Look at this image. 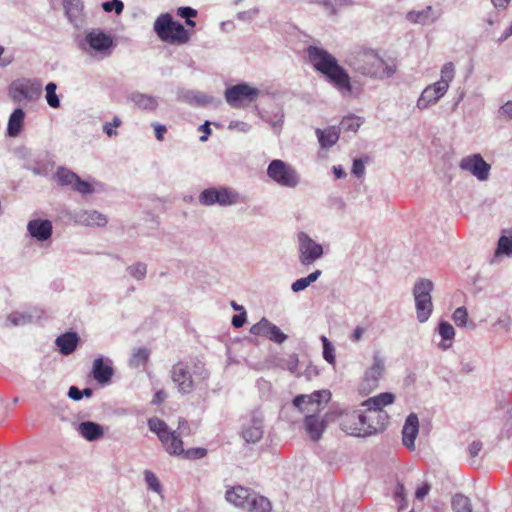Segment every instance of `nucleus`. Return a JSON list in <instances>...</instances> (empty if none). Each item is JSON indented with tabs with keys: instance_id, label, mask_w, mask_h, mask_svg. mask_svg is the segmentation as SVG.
<instances>
[{
	"instance_id": "obj_1",
	"label": "nucleus",
	"mask_w": 512,
	"mask_h": 512,
	"mask_svg": "<svg viewBox=\"0 0 512 512\" xmlns=\"http://www.w3.org/2000/svg\"><path fill=\"white\" fill-rule=\"evenodd\" d=\"M307 52L314 68L322 73L342 95H350L352 93L350 76L338 64L333 55L317 46H309Z\"/></svg>"
},
{
	"instance_id": "obj_2",
	"label": "nucleus",
	"mask_w": 512,
	"mask_h": 512,
	"mask_svg": "<svg viewBox=\"0 0 512 512\" xmlns=\"http://www.w3.org/2000/svg\"><path fill=\"white\" fill-rule=\"evenodd\" d=\"M209 376V371L200 360L178 361L170 369V378L181 395H188L197 386L206 384Z\"/></svg>"
},
{
	"instance_id": "obj_3",
	"label": "nucleus",
	"mask_w": 512,
	"mask_h": 512,
	"mask_svg": "<svg viewBox=\"0 0 512 512\" xmlns=\"http://www.w3.org/2000/svg\"><path fill=\"white\" fill-rule=\"evenodd\" d=\"M357 72L371 78H389L395 73V67L383 60L374 50H363L349 61Z\"/></svg>"
},
{
	"instance_id": "obj_4",
	"label": "nucleus",
	"mask_w": 512,
	"mask_h": 512,
	"mask_svg": "<svg viewBox=\"0 0 512 512\" xmlns=\"http://www.w3.org/2000/svg\"><path fill=\"white\" fill-rule=\"evenodd\" d=\"M383 426V422L380 428L372 425L369 418L358 410L344 412L340 416L341 429L351 436L369 437L377 434Z\"/></svg>"
},
{
	"instance_id": "obj_5",
	"label": "nucleus",
	"mask_w": 512,
	"mask_h": 512,
	"mask_svg": "<svg viewBox=\"0 0 512 512\" xmlns=\"http://www.w3.org/2000/svg\"><path fill=\"white\" fill-rule=\"evenodd\" d=\"M434 284L426 278L418 279L412 289L415 301L416 317L420 323H425L433 312V303L431 293Z\"/></svg>"
},
{
	"instance_id": "obj_6",
	"label": "nucleus",
	"mask_w": 512,
	"mask_h": 512,
	"mask_svg": "<svg viewBox=\"0 0 512 512\" xmlns=\"http://www.w3.org/2000/svg\"><path fill=\"white\" fill-rule=\"evenodd\" d=\"M114 46L113 37L102 30L89 31L79 42V48L83 52L101 58L110 56Z\"/></svg>"
},
{
	"instance_id": "obj_7",
	"label": "nucleus",
	"mask_w": 512,
	"mask_h": 512,
	"mask_svg": "<svg viewBox=\"0 0 512 512\" xmlns=\"http://www.w3.org/2000/svg\"><path fill=\"white\" fill-rule=\"evenodd\" d=\"M148 427L158 436L167 453L175 456L184 453L180 435L176 431H172L163 420L157 417L150 418L148 420Z\"/></svg>"
},
{
	"instance_id": "obj_8",
	"label": "nucleus",
	"mask_w": 512,
	"mask_h": 512,
	"mask_svg": "<svg viewBox=\"0 0 512 512\" xmlns=\"http://www.w3.org/2000/svg\"><path fill=\"white\" fill-rule=\"evenodd\" d=\"M267 175L278 185L295 188L300 183L296 169L280 159L272 160L267 167Z\"/></svg>"
},
{
	"instance_id": "obj_9",
	"label": "nucleus",
	"mask_w": 512,
	"mask_h": 512,
	"mask_svg": "<svg viewBox=\"0 0 512 512\" xmlns=\"http://www.w3.org/2000/svg\"><path fill=\"white\" fill-rule=\"evenodd\" d=\"M240 201L239 193L229 187H211L204 189L199 195V202L204 206H231Z\"/></svg>"
},
{
	"instance_id": "obj_10",
	"label": "nucleus",
	"mask_w": 512,
	"mask_h": 512,
	"mask_svg": "<svg viewBox=\"0 0 512 512\" xmlns=\"http://www.w3.org/2000/svg\"><path fill=\"white\" fill-rule=\"evenodd\" d=\"M8 93L14 102L34 101L41 96L42 85L35 79H17L10 84Z\"/></svg>"
},
{
	"instance_id": "obj_11",
	"label": "nucleus",
	"mask_w": 512,
	"mask_h": 512,
	"mask_svg": "<svg viewBox=\"0 0 512 512\" xmlns=\"http://www.w3.org/2000/svg\"><path fill=\"white\" fill-rule=\"evenodd\" d=\"M297 240L298 259L301 265H311L323 256L322 245L315 242L307 233L299 232Z\"/></svg>"
},
{
	"instance_id": "obj_12",
	"label": "nucleus",
	"mask_w": 512,
	"mask_h": 512,
	"mask_svg": "<svg viewBox=\"0 0 512 512\" xmlns=\"http://www.w3.org/2000/svg\"><path fill=\"white\" fill-rule=\"evenodd\" d=\"M259 94L260 91L257 88L251 87L247 83H241L227 88L225 99L230 106L240 108L254 102Z\"/></svg>"
},
{
	"instance_id": "obj_13",
	"label": "nucleus",
	"mask_w": 512,
	"mask_h": 512,
	"mask_svg": "<svg viewBox=\"0 0 512 512\" xmlns=\"http://www.w3.org/2000/svg\"><path fill=\"white\" fill-rule=\"evenodd\" d=\"M459 168L470 172L479 181H486L490 175L491 165L477 153L463 157L459 162Z\"/></svg>"
},
{
	"instance_id": "obj_14",
	"label": "nucleus",
	"mask_w": 512,
	"mask_h": 512,
	"mask_svg": "<svg viewBox=\"0 0 512 512\" xmlns=\"http://www.w3.org/2000/svg\"><path fill=\"white\" fill-rule=\"evenodd\" d=\"M250 333L255 336L268 338L270 341L282 344L287 340V335L283 333L278 326L263 317L257 323L251 326Z\"/></svg>"
},
{
	"instance_id": "obj_15",
	"label": "nucleus",
	"mask_w": 512,
	"mask_h": 512,
	"mask_svg": "<svg viewBox=\"0 0 512 512\" xmlns=\"http://www.w3.org/2000/svg\"><path fill=\"white\" fill-rule=\"evenodd\" d=\"M263 434V414L259 410H254L243 425L242 437L247 443L254 444L262 439Z\"/></svg>"
},
{
	"instance_id": "obj_16",
	"label": "nucleus",
	"mask_w": 512,
	"mask_h": 512,
	"mask_svg": "<svg viewBox=\"0 0 512 512\" xmlns=\"http://www.w3.org/2000/svg\"><path fill=\"white\" fill-rule=\"evenodd\" d=\"M446 93L447 90L436 82L430 84L420 94L416 107L419 110L428 109L430 106L435 105Z\"/></svg>"
},
{
	"instance_id": "obj_17",
	"label": "nucleus",
	"mask_w": 512,
	"mask_h": 512,
	"mask_svg": "<svg viewBox=\"0 0 512 512\" xmlns=\"http://www.w3.org/2000/svg\"><path fill=\"white\" fill-rule=\"evenodd\" d=\"M442 15L441 9L426 6L422 10H412L406 14V19L413 24L430 25L435 23Z\"/></svg>"
},
{
	"instance_id": "obj_18",
	"label": "nucleus",
	"mask_w": 512,
	"mask_h": 512,
	"mask_svg": "<svg viewBox=\"0 0 512 512\" xmlns=\"http://www.w3.org/2000/svg\"><path fill=\"white\" fill-rule=\"evenodd\" d=\"M419 432V419L415 413L407 416L402 428V443L410 451L415 450V439Z\"/></svg>"
},
{
	"instance_id": "obj_19",
	"label": "nucleus",
	"mask_w": 512,
	"mask_h": 512,
	"mask_svg": "<svg viewBox=\"0 0 512 512\" xmlns=\"http://www.w3.org/2000/svg\"><path fill=\"white\" fill-rule=\"evenodd\" d=\"M27 231L32 238L44 242L51 238L53 225L48 219H32L27 224Z\"/></svg>"
},
{
	"instance_id": "obj_20",
	"label": "nucleus",
	"mask_w": 512,
	"mask_h": 512,
	"mask_svg": "<svg viewBox=\"0 0 512 512\" xmlns=\"http://www.w3.org/2000/svg\"><path fill=\"white\" fill-rule=\"evenodd\" d=\"M394 400V394L390 392H384L365 400L363 402V406H365L369 411L377 412L379 421H384L388 418V415L384 411H382V408L392 404Z\"/></svg>"
},
{
	"instance_id": "obj_21",
	"label": "nucleus",
	"mask_w": 512,
	"mask_h": 512,
	"mask_svg": "<svg viewBox=\"0 0 512 512\" xmlns=\"http://www.w3.org/2000/svg\"><path fill=\"white\" fill-rule=\"evenodd\" d=\"M65 15L76 28L84 24V4L82 0H63Z\"/></svg>"
},
{
	"instance_id": "obj_22",
	"label": "nucleus",
	"mask_w": 512,
	"mask_h": 512,
	"mask_svg": "<svg viewBox=\"0 0 512 512\" xmlns=\"http://www.w3.org/2000/svg\"><path fill=\"white\" fill-rule=\"evenodd\" d=\"M112 362L110 359L99 357L94 360L92 374L94 379L100 384L110 382L113 376Z\"/></svg>"
},
{
	"instance_id": "obj_23",
	"label": "nucleus",
	"mask_w": 512,
	"mask_h": 512,
	"mask_svg": "<svg viewBox=\"0 0 512 512\" xmlns=\"http://www.w3.org/2000/svg\"><path fill=\"white\" fill-rule=\"evenodd\" d=\"M331 398V393L328 390H318L314 391L310 395L300 394L297 395L293 400V405L297 407L299 410H303V404L307 405H317L318 406L322 402H328Z\"/></svg>"
},
{
	"instance_id": "obj_24",
	"label": "nucleus",
	"mask_w": 512,
	"mask_h": 512,
	"mask_svg": "<svg viewBox=\"0 0 512 512\" xmlns=\"http://www.w3.org/2000/svg\"><path fill=\"white\" fill-rule=\"evenodd\" d=\"M136 108L146 111L155 112L159 106L158 99L150 94L134 91L127 97Z\"/></svg>"
},
{
	"instance_id": "obj_25",
	"label": "nucleus",
	"mask_w": 512,
	"mask_h": 512,
	"mask_svg": "<svg viewBox=\"0 0 512 512\" xmlns=\"http://www.w3.org/2000/svg\"><path fill=\"white\" fill-rule=\"evenodd\" d=\"M75 222L90 227H103L107 224L104 214L96 210H81L74 215Z\"/></svg>"
},
{
	"instance_id": "obj_26",
	"label": "nucleus",
	"mask_w": 512,
	"mask_h": 512,
	"mask_svg": "<svg viewBox=\"0 0 512 512\" xmlns=\"http://www.w3.org/2000/svg\"><path fill=\"white\" fill-rule=\"evenodd\" d=\"M252 492L243 486H236L226 491L225 498L229 503L245 510Z\"/></svg>"
},
{
	"instance_id": "obj_27",
	"label": "nucleus",
	"mask_w": 512,
	"mask_h": 512,
	"mask_svg": "<svg viewBox=\"0 0 512 512\" xmlns=\"http://www.w3.org/2000/svg\"><path fill=\"white\" fill-rule=\"evenodd\" d=\"M384 371V361L375 356L373 358L372 366L365 372L363 384L365 388L370 390L376 388L378 386V381L381 378Z\"/></svg>"
},
{
	"instance_id": "obj_28",
	"label": "nucleus",
	"mask_w": 512,
	"mask_h": 512,
	"mask_svg": "<svg viewBox=\"0 0 512 512\" xmlns=\"http://www.w3.org/2000/svg\"><path fill=\"white\" fill-rule=\"evenodd\" d=\"M77 432L87 441H97L104 435L102 425L93 421H84L78 424Z\"/></svg>"
},
{
	"instance_id": "obj_29",
	"label": "nucleus",
	"mask_w": 512,
	"mask_h": 512,
	"mask_svg": "<svg viewBox=\"0 0 512 512\" xmlns=\"http://www.w3.org/2000/svg\"><path fill=\"white\" fill-rule=\"evenodd\" d=\"M174 20L171 14L164 13L157 17L154 22V31L162 41H168L172 32Z\"/></svg>"
},
{
	"instance_id": "obj_30",
	"label": "nucleus",
	"mask_w": 512,
	"mask_h": 512,
	"mask_svg": "<svg viewBox=\"0 0 512 512\" xmlns=\"http://www.w3.org/2000/svg\"><path fill=\"white\" fill-rule=\"evenodd\" d=\"M78 341L79 337L76 333L67 332L58 336L55 344L59 348L61 354L69 355L75 351Z\"/></svg>"
},
{
	"instance_id": "obj_31",
	"label": "nucleus",
	"mask_w": 512,
	"mask_h": 512,
	"mask_svg": "<svg viewBox=\"0 0 512 512\" xmlns=\"http://www.w3.org/2000/svg\"><path fill=\"white\" fill-rule=\"evenodd\" d=\"M25 112L22 108H16L9 116L7 124V135L17 137L24 126Z\"/></svg>"
},
{
	"instance_id": "obj_32",
	"label": "nucleus",
	"mask_w": 512,
	"mask_h": 512,
	"mask_svg": "<svg viewBox=\"0 0 512 512\" xmlns=\"http://www.w3.org/2000/svg\"><path fill=\"white\" fill-rule=\"evenodd\" d=\"M304 425L307 433L313 441L319 440L325 430L324 421L320 420L316 415L306 416Z\"/></svg>"
},
{
	"instance_id": "obj_33",
	"label": "nucleus",
	"mask_w": 512,
	"mask_h": 512,
	"mask_svg": "<svg viewBox=\"0 0 512 512\" xmlns=\"http://www.w3.org/2000/svg\"><path fill=\"white\" fill-rule=\"evenodd\" d=\"M316 135L322 148L332 147L339 139V130L335 126L326 129H316Z\"/></svg>"
},
{
	"instance_id": "obj_34",
	"label": "nucleus",
	"mask_w": 512,
	"mask_h": 512,
	"mask_svg": "<svg viewBox=\"0 0 512 512\" xmlns=\"http://www.w3.org/2000/svg\"><path fill=\"white\" fill-rule=\"evenodd\" d=\"M271 508H272L271 503L266 497L261 496L253 491L252 495L250 496V499L248 501L245 511H247V512H270Z\"/></svg>"
},
{
	"instance_id": "obj_35",
	"label": "nucleus",
	"mask_w": 512,
	"mask_h": 512,
	"mask_svg": "<svg viewBox=\"0 0 512 512\" xmlns=\"http://www.w3.org/2000/svg\"><path fill=\"white\" fill-rule=\"evenodd\" d=\"M438 332L442 338V341L439 343V348L442 350H447L452 346V340L455 336L454 327L447 321H441L438 325Z\"/></svg>"
},
{
	"instance_id": "obj_36",
	"label": "nucleus",
	"mask_w": 512,
	"mask_h": 512,
	"mask_svg": "<svg viewBox=\"0 0 512 512\" xmlns=\"http://www.w3.org/2000/svg\"><path fill=\"white\" fill-rule=\"evenodd\" d=\"M310 3L322 4L330 15H335L341 8L359 4V0H308Z\"/></svg>"
},
{
	"instance_id": "obj_37",
	"label": "nucleus",
	"mask_w": 512,
	"mask_h": 512,
	"mask_svg": "<svg viewBox=\"0 0 512 512\" xmlns=\"http://www.w3.org/2000/svg\"><path fill=\"white\" fill-rule=\"evenodd\" d=\"M455 77V65L452 62H446L440 71V79L436 82L448 91L450 83Z\"/></svg>"
},
{
	"instance_id": "obj_38",
	"label": "nucleus",
	"mask_w": 512,
	"mask_h": 512,
	"mask_svg": "<svg viewBox=\"0 0 512 512\" xmlns=\"http://www.w3.org/2000/svg\"><path fill=\"white\" fill-rule=\"evenodd\" d=\"M261 117L271 126L276 134L280 133L284 123V113L281 110H277L275 113L263 114Z\"/></svg>"
},
{
	"instance_id": "obj_39",
	"label": "nucleus",
	"mask_w": 512,
	"mask_h": 512,
	"mask_svg": "<svg viewBox=\"0 0 512 512\" xmlns=\"http://www.w3.org/2000/svg\"><path fill=\"white\" fill-rule=\"evenodd\" d=\"M189 41L188 31L184 28V26L177 21H174L172 26V32L169 35V40L167 42H178V43H186Z\"/></svg>"
},
{
	"instance_id": "obj_40",
	"label": "nucleus",
	"mask_w": 512,
	"mask_h": 512,
	"mask_svg": "<svg viewBox=\"0 0 512 512\" xmlns=\"http://www.w3.org/2000/svg\"><path fill=\"white\" fill-rule=\"evenodd\" d=\"M183 99L193 105L204 106L212 102V97L196 91H187L183 94Z\"/></svg>"
},
{
	"instance_id": "obj_41",
	"label": "nucleus",
	"mask_w": 512,
	"mask_h": 512,
	"mask_svg": "<svg viewBox=\"0 0 512 512\" xmlns=\"http://www.w3.org/2000/svg\"><path fill=\"white\" fill-rule=\"evenodd\" d=\"M150 351L147 348L141 347L138 349H135L132 353V356L130 358V366L138 368L144 364L149 359Z\"/></svg>"
},
{
	"instance_id": "obj_42",
	"label": "nucleus",
	"mask_w": 512,
	"mask_h": 512,
	"mask_svg": "<svg viewBox=\"0 0 512 512\" xmlns=\"http://www.w3.org/2000/svg\"><path fill=\"white\" fill-rule=\"evenodd\" d=\"M452 507L455 512H472L471 501L463 494H456L452 498Z\"/></svg>"
},
{
	"instance_id": "obj_43",
	"label": "nucleus",
	"mask_w": 512,
	"mask_h": 512,
	"mask_svg": "<svg viewBox=\"0 0 512 512\" xmlns=\"http://www.w3.org/2000/svg\"><path fill=\"white\" fill-rule=\"evenodd\" d=\"M495 254L512 256V236L502 235L499 238Z\"/></svg>"
},
{
	"instance_id": "obj_44",
	"label": "nucleus",
	"mask_w": 512,
	"mask_h": 512,
	"mask_svg": "<svg viewBox=\"0 0 512 512\" xmlns=\"http://www.w3.org/2000/svg\"><path fill=\"white\" fill-rule=\"evenodd\" d=\"M78 175L66 168H59L56 173V178L61 185H75Z\"/></svg>"
},
{
	"instance_id": "obj_45",
	"label": "nucleus",
	"mask_w": 512,
	"mask_h": 512,
	"mask_svg": "<svg viewBox=\"0 0 512 512\" xmlns=\"http://www.w3.org/2000/svg\"><path fill=\"white\" fill-rule=\"evenodd\" d=\"M126 271L131 277L137 281H141L146 277L147 265L143 262H136L126 268Z\"/></svg>"
},
{
	"instance_id": "obj_46",
	"label": "nucleus",
	"mask_w": 512,
	"mask_h": 512,
	"mask_svg": "<svg viewBox=\"0 0 512 512\" xmlns=\"http://www.w3.org/2000/svg\"><path fill=\"white\" fill-rule=\"evenodd\" d=\"M57 85L54 82H49L46 87V101L48 105L52 108L60 107V100L58 95L56 94Z\"/></svg>"
},
{
	"instance_id": "obj_47",
	"label": "nucleus",
	"mask_w": 512,
	"mask_h": 512,
	"mask_svg": "<svg viewBox=\"0 0 512 512\" xmlns=\"http://www.w3.org/2000/svg\"><path fill=\"white\" fill-rule=\"evenodd\" d=\"M33 317L27 313L12 312L8 315L7 321L13 326H22L30 323Z\"/></svg>"
},
{
	"instance_id": "obj_48",
	"label": "nucleus",
	"mask_w": 512,
	"mask_h": 512,
	"mask_svg": "<svg viewBox=\"0 0 512 512\" xmlns=\"http://www.w3.org/2000/svg\"><path fill=\"white\" fill-rule=\"evenodd\" d=\"M362 121L357 116L344 117L340 122V129L343 131L356 132L361 126Z\"/></svg>"
},
{
	"instance_id": "obj_49",
	"label": "nucleus",
	"mask_w": 512,
	"mask_h": 512,
	"mask_svg": "<svg viewBox=\"0 0 512 512\" xmlns=\"http://www.w3.org/2000/svg\"><path fill=\"white\" fill-rule=\"evenodd\" d=\"M323 344V358L330 364L335 362V348L326 336H321Z\"/></svg>"
},
{
	"instance_id": "obj_50",
	"label": "nucleus",
	"mask_w": 512,
	"mask_h": 512,
	"mask_svg": "<svg viewBox=\"0 0 512 512\" xmlns=\"http://www.w3.org/2000/svg\"><path fill=\"white\" fill-rule=\"evenodd\" d=\"M452 319L456 326L466 327L468 323V312L465 307H458L455 309L452 315Z\"/></svg>"
},
{
	"instance_id": "obj_51",
	"label": "nucleus",
	"mask_w": 512,
	"mask_h": 512,
	"mask_svg": "<svg viewBox=\"0 0 512 512\" xmlns=\"http://www.w3.org/2000/svg\"><path fill=\"white\" fill-rule=\"evenodd\" d=\"M101 6L105 12L110 13L114 11L117 15H120L124 9V4L121 0L106 1Z\"/></svg>"
},
{
	"instance_id": "obj_52",
	"label": "nucleus",
	"mask_w": 512,
	"mask_h": 512,
	"mask_svg": "<svg viewBox=\"0 0 512 512\" xmlns=\"http://www.w3.org/2000/svg\"><path fill=\"white\" fill-rule=\"evenodd\" d=\"M144 476L148 488L154 492L159 493L161 491L162 486L156 475L152 471L146 470Z\"/></svg>"
},
{
	"instance_id": "obj_53",
	"label": "nucleus",
	"mask_w": 512,
	"mask_h": 512,
	"mask_svg": "<svg viewBox=\"0 0 512 512\" xmlns=\"http://www.w3.org/2000/svg\"><path fill=\"white\" fill-rule=\"evenodd\" d=\"M73 189L81 194H91L94 191L92 185L89 182L80 179L79 176L76 179Z\"/></svg>"
},
{
	"instance_id": "obj_54",
	"label": "nucleus",
	"mask_w": 512,
	"mask_h": 512,
	"mask_svg": "<svg viewBox=\"0 0 512 512\" xmlns=\"http://www.w3.org/2000/svg\"><path fill=\"white\" fill-rule=\"evenodd\" d=\"M121 123V119L115 116L112 122H106L103 125V131L107 134L108 137L116 136L118 132L114 128L119 127Z\"/></svg>"
},
{
	"instance_id": "obj_55",
	"label": "nucleus",
	"mask_w": 512,
	"mask_h": 512,
	"mask_svg": "<svg viewBox=\"0 0 512 512\" xmlns=\"http://www.w3.org/2000/svg\"><path fill=\"white\" fill-rule=\"evenodd\" d=\"M187 459H199L206 455V449L204 448H192L184 450L182 454Z\"/></svg>"
},
{
	"instance_id": "obj_56",
	"label": "nucleus",
	"mask_w": 512,
	"mask_h": 512,
	"mask_svg": "<svg viewBox=\"0 0 512 512\" xmlns=\"http://www.w3.org/2000/svg\"><path fill=\"white\" fill-rule=\"evenodd\" d=\"M308 286H310V284L308 283L306 278L303 277V278H299V279L295 280L291 284V290L294 293H298V292H301V291L305 290Z\"/></svg>"
},
{
	"instance_id": "obj_57",
	"label": "nucleus",
	"mask_w": 512,
	"mask_h": 512,
	"mask_svg": "<svg viewBox=\"0 0 512 512\" xmlns=\"http://www.w3.org/2000/svg\"><path fill=\"white\" fill-rule=\"evenodd\" d=\"M298 363H299L298 355L295 353L290 354L285 361L286 368L292 373L296 372Z\"/></svg>"
},
{
	"instance_id": "obj_58",
	"label": "nucleus",
	"mask_w": 512,
	"mask_h": 512,
	"mask_svg": "<svg viewBox=\"0 0 512 512\" xmlns=\"http://www.w3.org/2000/svg\"><path fill=\"white\" fill-rule=\"evenodd\" d=\"M177 15L181 18H184L185 20H188V18H193L197 16V11L191 7H180L177 10Z\"/></svg>"
},
{
	"instance_id": "obj_59",
	"label": "nucleus",
	"mask_w": 512,
	"mask_h": 512,
	"mask_svg": "<svg viewBox=\"0 0 512 512\" xmlns=\"http://www.w3.org/2000/svg\"><path fill=\"white\" fill-rule=\"evenodd\" d=\"M364 172H365L364 162L361 159H355L353 161V165H352V173L356 177L360 178L364 175Z\"/></svg>"
},
{
	"instance_id": "obj_60",
	"label": "nucleus",
	"mask_w": 512,
	"mask_h": 512,
	"mask_svg": "<svg viewBox=\"0 0 512 512\" xmlns=\"http://www.w3.org/2000/svg\"><path fill=\"white\" fill-rule=\"evenodd\" d=\"M228 128L236 129L243 133H247L251 130V126L248 123L243 122V121H232V122H230Z\"/></svg>"
},
{
	"instance_id": "obj_61",
	"label": "nucleus",
	"mask_w": 512,
	"mask_h": 512,
	"mask_svg": "<svg viewBox=\"0 0 512 512\" xmlns=\"http://www.w3.org/2000/svg\"><path fill=\"white\" fill-rule=\"evenodd\" d=\"M152 127L154 128L155 137L158 141L164 140V135L167 132V127L163 124L154 122L152 123Z\"/></svg>"
},
{
	"instance_id": "obj_62",
	"label": "nucleus",
	"mask_w": 512,
	"mask_h": 512,
	"mask_svg": "<svg viewBox=\"0 0 512 512\" xmlns=\"http://www.w3.org/2000/svg\"><path fill=\"white\" fill-rule=\"evenodd\" d=\"M512 324V319L509 316L500 317L494 324L495 327H499L504 331H509Z\"/></svg>"
},
{
	"instance_id": "obj_63",
	"label": "nucleus",
	"mask_w": 512,
	"mask_h": 512,
	"mask_svg": "<svg viewBox=\"0 0 512 512\" xmlns=\"http://www.w3.org/2000/svg\"><path fill=\"white\" fill-rule=\"evenodd\" d=\"M499 114L507 119L512 120V101H507L499 108Z\"/></svg>"
},
{
	"instance_id": "obj_64",
	"label": "nucleus",
	"mask_w": 512,
	"mask_h": 512,
	"mask_svg": "<svg viewBox=\"0 0 512 512\" xmlns=\"http://www.w3.org/2000/svg\"><path fill=\"white\" fill-rule=\"evenodd\" d=\"M246 322V312L243 310V312L236 314L232 317V325L235 328H240L244 325Z\"/></svg>"
}]
</instances>
